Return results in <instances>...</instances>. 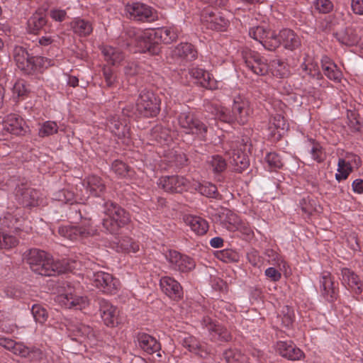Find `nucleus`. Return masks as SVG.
<instances>
[{
    "mask_svg": "<svg viewBox=\"0 0 363 363\" xmlns=\"http://www.w3.org/2000/svg\"><path fill=\"white\" fill-rule=\"evenodd\" d=\"M27 262L34 272L42 276H55L60 273L82 270L84 265L81 260H54L45 251L32 249L29 251Z\"/></svg>",
    "mask_w": 363,
    "mask_h": 363,
    "instance_id": "nucleus-1",
    "label": "nucleus"
},
{
    "mask_svg": "<svg viewBox=\"0 0 363 363\" xmlns=\"http://www.w3.org/2000/svg\"><path fill=\"white\" fill-rule=\"evenodd\" d=\"M252 113L249 101L242 96H237L233 99L232 110L219 106L215 108L216 119L228 123L237 122L239 124H245Z\"/></svg>",
    "mask_w": 363,
    "mask_h": 363,
    "instance_id": "nucleus-2",
    "label": "nucleus"
},
{
    "mask_svg": "<svg viewBox=\"0 0 363 363\" xmlns=\"http://www.w3.org/2000/svg\"><path fill=\"white\" fill-rule=\"evenodd\" d=\"M62 291L55 298V301L66 308L82 310L89 305V300L81 295L79 283L67 282L62 286Z\"/></svg>",
    "mask_w": 363,
    "mask_h": 363,
    "instance_id": "nucleus-3",
    "label": "nucleus"
},
{
    "mask_svg": "<svg viewBox=\"0 0 363 363\" xmlns=\"http://www.w3.org/2000/svg\"><path fill=\"white\" fill-rule=\"evenodd\" d=\"M103 227L111 234L118 233L119 229L130 222V216L118 205L108 201L104 205Z\"/></svg>",
    "mask_w": 363,
    "mask_h": 363,
    "instance_id": "nucleus-4",
    "label": "nucleus"
},
{
    "mask_svg": "<svg viewBox=\"0 0 363 363\" xmlns=\"http://www.w3.org/2000/svg\"><path fill=\"white\" fill-rule=\"evenodd\" d=\"M13 57L18 67L30 74L51 65V61L41 56H30L26 49L16 47Z\"/></svg>",
    "mask_w": 363,
    "mask_h": 363,
    "instance_id": "nucleus-5",
    "label": "nucleus"
},
{
    "mask_svg": "<svg viewBox=\"0 0 363 363\" xmlns=\"http://www.w3.org/2000/svg\"><path fill=\"white\" fill-rule=\"evenodd\" d=\"M131 45L135 47V52H148L150 55H158L160 46L157 45L152 29L137 30L133 31Z\"/></svg>",
    "mask_w": 363,
    "mask_h": 363,
    "instance_id": "nucleus-6",
    "label": "nucleus"
},
{
    "mask_svg": "<svg viewBox=\"0 0 363 363\" xmlns=\"http://www.w3.org/2000/svg\"><path fill=\"white\" fill-rule=\"evenodd\" d=\"M97 229L90 218L81 220L78 226L65 225L59 228V234L70 240H82L96 234Z\"/></svg>",
    "mask_w": 363,
    "mask_h": 363,
    "instance_id": "nucleus-7",
    "label": "nucleus"
},
{
    "mask_svg": "<svg viewBox=\"0 0 363 363\" xmlns=\"http://www.w3.org/2000/svg\"><path fill=\"white\" fill-rule=\"evenodd\" d=\"M160 109V100L153 91L145 89L139 94L136 102V110L145 117L156 116Z\"/></svg>",
    "mask_w": 363,
    "mask_h": 363,
    "instance_id": "nucleus-8",
    "label": "nucleus"
},
{
    "mask_svg": "<svg viewBox=\"0 0 363 363\" xmlns=\"http://www.w3.org/2000/svg\"><path fill=\"white\" fill-rule=\"evenodd\" d=\"M177 122L180 128L186 134L195 135L203 139L207 133V126L192 112L181 113L177 118Z\"/></svg>",
    "mask_w": 363,
    "mask_h": 363,
    "instance_id": "nucleus-9",
    "label": "nucleus"
},
{
    "mask_svg": "<svg viewBox=\"0 0 363 363\" xmlns=\"http://www.w3.org/2000/svg\"><path fill=\"white\" fill-rule=\"evenodd\" d=\"M249 35L260 43L262 46L270 51L275 50L281 45V40L277 34L263 26H253L249 29Z\"/></svg>",
    "mask_w": 363,
    "mask_h": 363,
    "instance_id": "nucleus-10",
    "label": "nucleus"
},
{
    "mask_svg": "<svg viewBox=\"0 0 363 363\" xmlns=\"http://www.w3.org/2000/svg\"><path fill=\"white\" fill-rule=\"evenodd\" d=\"M0 345L15 354L23 357H28L33 363H45L43 360V353L40 350H30L23 343L16 342L11 339L5 337L0 338Z\"/></svg>",
    "mask_w": 363,
    "mask_h": 363,
    "instance_id": "nucleus-11",
    "label": "nucleus"
},
{
    "mask_svg": "<svg viewBox=\"0 0 363 363\" xmlns=\"http://www.w3.org/2000/svg\"><path fill=\"white\" fill-rule=\"evenodd\" d=\"M67 330L72 340L91 346L96 344V335L89 325L77 321H71L67 325Z\"/></svg>",
    "mask_w": 363,
    "mask_h": 363,
    "instance_id": "nucleus-12",
    "label": "nucleus"
},
{
    "mask_svg": "<svg viewBox=\"0 0 363 363\" xmlns=\"http://www.w3.org/2000/svg\"><path fill=\"white\" fill-rule=\"evenodd\" d=\"M89 279L93 286L106 294H115L120 289L119 280L105 272L93 273Z\"/></svg>",
    "mask_w": 363,
    "mask_h": 363,
    "instance_id": "nucleus-13",
    "label": "nucleus"
},
{
    "mask_svg": "<svg viewBox=\"0 0 363 363\" xmlns=\"http://www.w3.org/2000/svg\"><path fill=\"white\" fill-rule=\"evenodd\" d=\"M125 15L130 19L140 21H152L157 18V13L155 9L140 2L126 4Z\"/></svg>",
    "mask_w": 363,
    "mask_h": 363,
    "instance_id": "nucleus-14",
    "label": "nucleus"
},
{
    "mask_svg": "<svg viewBox=\"0 0 363 363\" xmlns=\"http://www.w3.org/2000/svg\"><path fill=\"white\" fill-rule=\"evenodd\" d=\"M201 21L207 28L218 31L225 30L229 25V21L220 12L211 8L203 11Z\"/></svg>",
    "mask_w": 363,
    "mask_h": 363,
    "instance_id": "nucleus-15",
    "label": "nucleus"
},
{
    "mask_svg": "<svg viewBox=\"0 0 363 363\" xmlns=\"http://www.w3.org/2000/svg\"><path fill=\"white\" fill-rule=\"evenodd\" d=\"M192 182L182 176H164L158 180V185L165 191L181 193L191 190Z\"/></svg>",
    "mask_w": 363,
    "mask_h": 363,
    "instance_id": "nucleus-16",
    "label": "nucleus"
},
{
    "mask_svg": "<svg viewBox=\"0 0 363 363\" xmlns=\"http://www.w3.org/2000/svg\"><path fill=\"white\" fill-rule=\"evenodd\" d=\"M165 258L174 270L188 272L194 269L196 264L193 259L187 255H182L176 250H169Z\"/></svg>",
    "mask_w": 363,
    "mask_h": 363,
    "instance_id": "nucleus-17",
    "label": "nucleus"
},
{
    "mask_svg": "<svg viewBox=\"0 0 363 363\" xmlns=\"http://www.w3.org/2000/svg\"><path fill=\"white\" fill-rule=\"evenodd\" d=\"M319 291L321 296L328 301L333 302L337 298L338 286L334 277L329 272H323L319 279Z\"/></svg>",
    "mask_w": 363,
    "mask_h": 363,
    "instance_id": "nucleus-18",
    "label": "nucleus"
},
{
    "mask_svg": "<svg viewBox=\"0 0 363 363\" xmlns=\"http://www.w3.org/2000/svg\"><path fill=\"white\" fill-rule=\"evenodd\" d=\"M243 59L247 67L257 75H264L269 72L267 60L258 52L246 50L243 52Z\"/></svg>",
    "mask_w": 363,
    "mask_h": 363,
    "instance_id": "nucleus-19",
    "label": "nucleus"
},
{
    "mask_svg": "<svg viewBox=\"0 0 363 363\" xmlns=\"http://www.w3.org/2000/svg\"><path fill=\"white\" fill-rule=\"evenodd\" d=\"M188 72L190 77L194 79V82L200 86L211 90L218 88V82L207 70L199 67H191Z\"/></svg>",
    "mask_w": 363,
    "mask_h": 363,
    "instance_id": "nucleus-20",
    "label": "nucleus"
},
{
    "mask_svg": "<svg viewBox=\"0 0 363 363\" xmlns=\"http://www.w3.org/2000/svg\"><path fill=\"white\" fill-rule=\"evenodd\" d=\"M288 128L289 124L284 117L280 113H276L270 117L267 130L269 138L274 140H278Z\"/></svg>",
    "mask_w": 363,
    "mask_h": 363,
    "instance_id": "nucleus-21",
    "label": "nucleus"
},
{
    "mask_svg": "<svg viewBox=\"0 0 363 363\" xmlns=\"http://www.w3.org/2000/svg\"><path fill=\"white\" fill-rule=\"evenodd\" d=\"M100 312L104 324L108 327L113 328L119 324V311L108 301H100Z\"/></svg>",
    "mask_w": 363,
    "mask_h": 363,
    "instance_id": "nucleus-22",
    "label": "nucleus"
},
{
    "mask_svg": "<svg viewBox=\"0 0 363 363\" xmlns=\"http://www.w3.org/2000/svg\"><path fill=\"white\" fill-rule=\"evenodd\" d=\"M160 286L162 292L172 299L178 300L183 296L181 284L173 277L169 276L161 277Z\"/></svg>",
    "mask_w": 363,
    "mask_h": 363,
    "instance_id": "nucleus-23",
    "label": "nucleus"
},
{
    "mask_svg": "<svg viewBox=\"0 0 363 363\" xmlns=\"http://www.w3.org/2000/svg\"><path fill=\"white\" fill-rule=\"evenodd\" d=\"M230 157V163L234 167V169L241 172L249 166V159L241 147L238 148V145L235 144L232 150L227 152Z\"/></svg>",
    "mask_w": 363,
    "mask_h": 363,
    "instance_id": "nucleus-24",
    "label": "nucleus"
},
{
    "mask_svg": "<svg viewBox=\"0 0 363 363\" xmlns=\"http://www.w3.org/2000/svg\"><path fill=\"white\" fill-rule=\"evenodd\" d=\"M341 281L343 286L353 291L356 294L359 295L362 292V281L350 269L345 267L341 269Z\"/></svg>",
    "mask_w": 363,
    "mask_h": 363,
    "instance_id": "nucleus-25",
    "label": "nucleus"
},
{
    "mask_svg": "<svg viewBox=\"0 0 363 363\" xmlns=\"http://www.w3.org/2000/svg\"><path fill=\"white\" fill-rule=\"evenodd\" d=\"M3 127L6 132L16 135H23L26 132L25 121L21 116L15 113H11L6 116L3 121Z\"/></svg>",
    "mask_w": 363,
    "mask_h": 363,
    "instance_id": "nucleus-26",
    "label": "nucleus"
},
{
    "mask_svg": "<svg viewBox=\"0 0 363 363\" xmlns=\"http://www.w3.org/2000/svg\"><path fill=\"white\" fill-rule=\"evenodd\" d=\"M179 338L184 347L201 357H206L210 352L206 345L201 344L195 337L189 334H183Z\"/></svg>",
    "mask_w": 363,
    "mask_h": 363,
    "instance_id": "nucleus-27",
    "label": "nucleus"
},
{
    "mask_svg": "<svg viewBox=\"0 0 363 363\" xmlns=\"http://www.w3.org/2000/svg\"><path fill=\"white\" fill-rule=\"evenodd\" d=\"M202 323L203 326L210 333L212 338L223 341L230 340L231 335L227 329L218 324H216L211 318L208 316L204 317Z\"/></svg>",
    "mask_w": 363,
    "mask_h": 363,
    "instance_id": "nucleus-28",
    "label": "nucleus"
},
{
    "mask_svg": "<svg viewBox=\"0 0 363 363\" xmlns=\"http://www.w3.org/2000/svg\"><path fill=\"white\" fill-rule=\"evenodd\" d=\"M276 350L281 356L290 360H299L303 357V352L291 342L279 341Z\"/></svg>",
    "mask_w": 363,
    "mask_h": 363,
    "instance_id": "nucleus-29",
    "label": "nucleus"
},
{
    "mask_svg": "<svg viewBox=\"0 0 363 363\" xmlns=\"http://www.w3.org/2000/svg\"><path fill=\"white\" fill-rule=\"evenodd\" d=\"M152 30L157 45L160 43L169 44L175 41L179 33L178 28L174 26L157 28Z\"/></svg>",
    "mask_w": 363,
    "mask_h": 363,
    "instance_id": "nucleus-30",
    "label": "nucleus"
},
{
    "mask_svg": "<svg viewBox=\"0 0 363 363\" xmlns=\"http://www.w3.org/2000/svg\"><path fill=\"white\" fill-rule=\"evenodd\" d=\"M138 347L148 354H152L160 350V342L152 336L140 333L136 336Z\"/></svg>",
    "mask_w": 363,
    "mask_h": 363,
    "instance_id": "nucleus-31",
    "label": "nucleus"
},
{
    "mask_svg": "<svg viewBox=\"0 0 363 363\" xmlns=\"http://www.w3.org/2000/svg\"><path fill=\"white\" fill-rule=\"evenodd\" d=\"M278 38L281 40V45L290 50H294L301 45V39L294 30L284 28L280 30Z\"/></svg>",
    "mask_w": 363,
    "mask_h": 363,
    "instance_id": "nucleus-32",
    "label": "nucleus"
},
{
    "mask_svg": "<svg viewBox=\"0 0 363 363\" xmlns=\"http://www.w3.org/2000/svg\"><path fill=\"white\" fill-rule=\"evenodd\" d=\"M172 57L186 61H192L197 57V51L188 43L177 45L172 51Z\"/></svg>",
    "mask_w": 363,
    "mask_h": 363,
    "instance_id": "nucleus-33",
    "label": "nucleus"
},
{
    "mask_svg": "<svg viewBox=\"0 0 363 363\" xmlns=\"http://www.w3.org/2000/svg\"><path fill=\"white\" fill-rule=\"evenodd\" d=\"M182 219L184 223L196 235H204L208 229L207 221L199 216L184 215Z\"/></svg>",
    "mask_w": 363,
    "mask_h": 363,
    "instance_id": "nucleus-34",
    "label": "nucleus"
},
{
    "mask_svg": "<svg viewBox=\"0 0 363 363\" xmlns=\"http://www.w3.org/2000/svg\"><path fill=\"white\" fill-rule=\"evenodd\" d=\"M359 30L358 28L349 27L336 33L337 40L342 45L347 46L356 45L359 40Z\"/></svg>",
    "mask_w": 363,
    "mask_h": 363,
    "instance_id": "nucleus-35",
    "label": "nucleus"
},
{
    "mask_svg": "<svg viewBox=\"0 0 363 363\" xmlns=\"http://www.w3.org/2000/svg\"><path fill=\"white\" fill-rule=\"evenodd\" d=\"M107 128L118 138L128 140L130 138V128L121 122L116 116H111L108 119Z\"/></svg>",
    "mask_w": 363,
    "mask_h": 363,
    "instance_id": "nucleus-36",
    "label": "nucleus"
},
{
    "mask_svg": "<svg viewBox=\"0 0 363 363\" xmlns=\"http://www.w3.org/2000/svg\"><path fill=\"white\" fill-rule=\"evenodd\" d=\"M322 69L325 75L330 80L340 82L342 78V72L337 66L328 56H323L321 59Z\"/></svg>",
    "mask_w": 363,
    "mask_h": 363,
    "instance_id": "nucleus-37",
    "label": "nucleus"
},
{
    "mask_svg": "<svg viewBox=\"0 0 363 363\" xmlns=\"http://www.w3.org/2000/svg\"><path fill=\"white\" fill-rule=\"evenodd\" d=\"M72 30L79 37H86L93 31V26L89 21L76 18L70 22Z\"/></svg>",
    "mask_w": 363,
    "mask_h": 363,
    "instance_id": "nucleus-38",
    "label": "nucleus"
},
{
    "mask_svg": "<svg viewBox=\"0 0 363 363\" xmlns=\"http://www.w3.org/2000/svg\"><path fill=\"white\" fill-rule=\"evenodd\" d=\"M83 185L90 195L99 196L105 190V185L101 178L96 175H91L84 182Z\"/></svg>",
    "mask_w": 363,
    "mask_h": 363,
    "instance_id": "nucleus-39",
    "label": "nucleus"
},
{
    "mask_svg": "<svg viewBox=\"0 0 363 363\" xmlns=\"http://www.w3.org/2000/svg\"><path fill=\"white\" fill-rule=\"evenodd\" d=\"M20 201L26 206H37L42 204L43 201L40 197V192L35 189H26L19 198Z\"/></svg>",
    "mask_w": 363,
    "mask_h": 363,
    "instance_id": "nucleus-40",
    "label": "nucleus"
},
{
    "mask_svg": "<svg viewBox=\"0 0 363 363\" xmlns=\"http://www.w3.org/2000/svg\"><path fill=\"white\" fill-rule=\"evenodd\" d=\"M101 52L104 56L105 60L113 65L120 63L124 57L123 52L119 48L112 46H103Z\"/></svg>",
    "mask_w": 363,
    "mask_h": 363,
    "instance_id": "nucleus-41",
    "label": "nucleus"
},
{
    "mask_svg": "<svg viewBox=\"0 0 363 363\" xmlns=\"http://www.w3.org/2000/svg\"><path fill=\"white\" fill-rule=\"evenodd\" d=\"M191 190L199 191L201 194L208 198H217L219 194L217 187L210 182L200 184L194 181L191 184Z\"/></svg>",
    "mask_w": 363,
    "mask_h": 363,
    "instance_id": "nucleus-42",
    "label": "nucleus"
},
{
    "mask_svg": "<svg viewBox=\"0 0 363 363\" xmlns=\"http://www.w3.org/2000/svg\"><path fill=\"white\" fill-rule=\"evenodd\" d=\"M301 68L306 75L311 77L319 79L321 76L318 62L309 55L305 57Z\"/></svg>",
    "mask_w": 363,
    "mask_h": 363,
    "instance_id": "nucleus-43",
    "label": "nucleus"
},
{
    "mask_svg": "<svg viewBox=\"0 0 363 363\" xmlns=\"http://www.w3.org/2000/svg\"><path fill=\"white\" fill-rule=\"evenodd\" d=\"M21 213V209H16L14 212V215L7 213L3 218H0L2 227L20 230V223L22 221V218L18 216H20Z\"/></svg>",
    "mask_w": 363,
    "mask_h": 363,
    "instance_id": "nucleus-44",
    "label": "nucleus"
},
{
    "mask_svg": "<svg viewBox=\"0 0 363 363\" xmlns=\"http://www.w3.org/2000/svg\"><path fill=\"white\" fill-rule=\"evenodd\" d=\"M116 250L117 252L125 253H135L139 251L140 246L138 243L132 240L130 238H124L120 240L117 243Z\"/></svg>",
    "mask_w": 363,
    "mask_h": 363,
    "instance_id": "nucleus-45",
    "label": "nucleus"
},
{
    "mask_svg": "<svg viewBox=\"0 0 363 363\" xmlns=\"http://www.w3.org/2000/svg\"><path fill=\"white\" fill-rule=\"evenodd\" d=\"M305 147L314 161L321 162L323 160L324 157L322 147L314 140L308 139L306 143Z\"/></svg>",
    "mask_w": 363,
    "mask_h": 363,
    "instance_id": "nucleus-46",
    "label": "nucleus"
},
{
    "mask_svg": "<svg viewBox=\"0 0 363 363\" xmlns=\"http://www.w3.org/2000/svg\"><path fill=\"white\" fill-rule=\"evenodd\" d=\"M269 71L277 77L283 78L289 74V70L287 65L279 59L272 60L269 65Z\"/></svg>",
    "mask_w": 363,
    "mask_h": 363,
    "instance_id": "nucleus-47",
    "label": "nucleus"
},
{
    "mask_svg": "<svg viewBox=\"0 0 363 363\" xmlns=\"http://www.w3.org/2000/svg\"><path fill=\"white\" fill-rule=\"evenodd\" d=\"M46 23L45 16L42 12H35L28 21V30L32 33H37Z\"/></svg>",
    "mask_w": 363,
    "mask_h": 363,
    "instance_id": "nucleus-48",
    "label": "nucleus"
},
{
    "mask_svg": "<svg viewBox=\"0 0 363 363\" xmlns=\"http://www.w3.org/2000/svg\"><path fill=\"white\" fill-rule=\"evenodd\" d=\"M224 358L227 363H246L247 359L237 349H228L225 351Z\"/></svg>",
    "mask_w": 363,
    "mask_h": 363,
    "instance_id": "nucleus-49",
    "label": "nucleus"
},
{
    "mask_svg": "<svg viewBox=\"0 0 363 363\" xmlns=\"http://www.w3.org/2000/svg\"><path fill=\"white\" fill-rule=\"evenodd\" d=\"M38 135L41 138L48 137L55 134L58 131V125L56 122L48 121L39 124Z\"/></svg>",
    "mask_w": 363,
    "mask_h": 363,
    "instance_id": "nucleus-50",
    "label": "nucleus"
},
{
    "mask_svg": "<svg viewBox=\"0 0 363 363\" xmlns=\"http://www.w3.org/2000/svg\"><path fill=\"white\" fill-rule=\"evenodd\" d=\"M111 169L113 172L119 177L132 178L133 172L125 163L121 160H116L113 161Z\"/></svg>",
    "mask_w": 363,
    "mask_h": 363,
    "instance_id": "nucleus-51",
    "label": "nucleus"
},
{
    "mask_svg": "<svg viewBox=\"0 0 363 363\" xmlns=\"http://www.w3.org/2000/svg\"><path fill=\"white\" fill-rule=\"evenodd\" d=\"M352 171L353 169L345 161L339 158L337 173L335 174L336 180L340 182L347 179Z\"/></svg>",
    "mask_w": 363,
    "mask_h": 363,
    "instance_id": "nucleus-52",
    "label": "nucleus"
},
{
    "mask_svg": "<svg viewBox=\"0 0 363 363\" xmlns=\"http://www.w3.org/2000/svg\"><path fill=\"white\" fill-rule=\"evenodd\" d=\"M266 255L268 257V262L273 265H277L279 270H286V263L277 252L273 250H267Z\"/></svg>",
    "mask_w": 363,
    "mask_h": 363,
    "instance_id": "nucleus-53",
    "label": "nucleus"
},
{
    "mask_svg": "<svg viewBox=\"0 0 363 363\" xmlns=\"http://www.w3.org/2000/svg\"><path fill=\"white\" fill-rule=\"evenodd\" d=\"M18 239L10 234L0 231V249H11L18 245Z\"/></svg>",
    "mask_w": 363,
    "mask_h": 363,
    "instance_id": "nucleus-54",
    "label": "nucleus"
},
{
    "mask_svg": "<svg viewBox=\"0 0 363 363\" xmlns=\"http://www.w3.org/2000/svg\"><path fill=\"white\" fill-rule=\"evenodd\" d=\"M12 93L14 99H23L28 93L26 82L22 79L18 80L13 86Z\"/></svg>",
    "mask_w": 363,
    "mask_h": 363,
    "instance_id": "nucleus-55",
    "label": "nucleus"
},
{
    "mask_svg": "<svg viewBox=\"0 0 363 363\" xmlns=\"http://www.w3.org/2000/svg\"><path fill=\"white\" fill-rule=\"evenodd\" d=\"M208 163L214 172H221L224 171L226 167L225 160L219 155L212 156L208 161Z\"/></svg>",
    "mask_w": 363,
    "mask_h": 363,
    "instance_id": "nucleus-56",
    "label": "nucleus"
},
{
    "mask_svg": "<svg viewBox=\"0 0 363 363\" xmlns=\"http://www.w3.org/2000/svg\"><path fill=\"white\" fill-rule=\"evenodd\" d=\"M265 161L272 170L280 169L283 166V162L280 156L275 152H269L265 157Z\"/></svg>",
    "mask_w": 363,
    "mask_h": 363,
    "instance_id": "nucleus-57",
    "label": "nucleus"
},
{
    "mask_svg": "<svg viewBox=\"0 0 363 363\" xmlns=\"http://www.w3.org/2000/svg\"><path fill=\"white\" fill-rule=\"evenodd\" d=\"M31 312L36 322L44 323L48 319V314L47 311L40 305H33Z\"/></svg>",
    "mask_w": 363,
    "mask_h": 363,
    "instance_id": "nucleus-58",
    "label": "nucleus"
},
{
    "mask_svg": "<svg viewBox=\"0 0 363 363\" xmlns=\"http://www.w3.org/2000/svg\"><path fill=\"white\" fill-rule=\"evenodd\" d=\"M55 199L62 203L73 204L75 202H78L75 199L74 193L71 191L63 189L59 191L56 194Z\"/></svg>",
    "mask_w": 363,
    "mask_h": 363,
    "instance_id": "nucleus-59",
    "label": "nucleus"
},
{
    "mask_svg": "<svg viewBox=\"0 0 363 363\" xmlns=\"http://www.w3.org/2000/svg\"><path fill=\"white\" fill-rule=\"evenodd\" d=\"M299 205L301 208L302 211L306 214L311 215L313 212L316 211L315 201L311 199L309 196L303 198L300 201Z\"/></svg>",
    "mask_w": 363,
    "mask_h": 363,
    "instance_id": "nucleus-60",
    "label": "nucleus"
},
{
    "mask_svg": "<svg viewBox=\"0 0 363 363\" xmlns=\"http://www.w3.org/2000/svg\"><path fill=\"white\" fill-rule=\"evenodd\" d=\"M313 6L319 13H328L332 11L333 4L330 0H314Z\"/></svg>",
    "mask_w": 363,
    "mask_h": 363,
    "instance_id": "nucleus-61",
    "label": "nucleus"
},
{
    "mask_svg": "<svg viewBox=\"0 0 363 363\" xmlns=\"http://www.w3.org/2000/svg\"><path fill=\"white\" fill-rule=\"evenodd\" d=\"M294 318V312L288 306H286L283 309L282 314L279 317L281 322V325L285 328H289L292 325Z\"/></svg>",
    "mask_w": 363,
    "mask_h": 363,
    "instance_id": "nucleus-62",
    "label": "nucleus"
},
{
    "mask_svg": "<svg viewBox=\"0 0 363 363\" xmlns=\"http://www.w3.org/2000/svg\"><path fill=\"white\" fill-rule=\"evenodd\" d=\"M241 219L238 216L231 211L226 213L225 225L230 231H236V228L240 223Z\"/></svg>",
    "mask_w": 363,
    "mask_h": 363,
    "instance_id": "nucleus-63",
    "label": "nucleus"
},
{
    "mask_svg": "<svg viewBox=\"0 0 363 363\" xmlns=\"http://www.w3.org/2000/svg\"><path fill=\"white\" fill-rule=\"evenodd\" d=\"M340 159L345 161V162L349 164V166L354 169H358L361 165V159L357 155L353 153L347 152L343 157Z\"/></svg>",
    "mask_w": 363,
    "mask_h": 363,
    "instance_id": "nucleus-64",
    "label": "nucleus"
}]
</instances>
